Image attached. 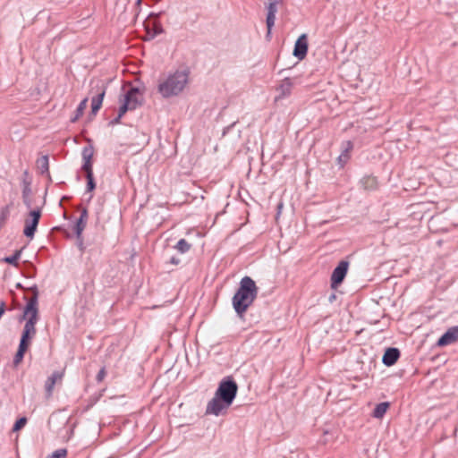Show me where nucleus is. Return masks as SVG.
I'll return each mask as SVG.
<instances>
[{
	"label": "nucleus",
	"instance_id": "obj_15",
	"mask_svg": "<svg viewBox=\"0 0 458 458\" xmlns=\"http://www.w3.org/2000/svg\"><path fill=\"white\" fill-rule=\"evenodd\" d=\"M293 83L289 78H285L277 88L279 95L277 98H283L291 94Z\"/></svg>",
	"mask_w": 458,
	"mask_h": 458
},
{
	"label": "nucleus",
	"instance_id": "obj_18",
	"mask_svg": "<svg viewBox=\"0 0 458 458\" xmlns=\"http://www.w3.org/2000/svg\"><path fill=\"white\" fill-rule=\"evenodd\" d=\"M62 377V374L58 371H55L50 377H47L45 388L47 393L50 395L53 392L54 386L58 379Z\"/></svg>",
	"mask_w": 458,
	"mask_h": 458
},
{
	"label": "nucleus",
	"instance_id": "obj_8",
	"mask_svg": "<svg viewBox=\"0 0 458 458\" xmlns=\"http://www.w3.org/2000/svg\"><path fill=\"white\" fill-rule=\"evenodd\" d=\"M308 53V37L306 34H301L294 44L293 55L299 60L306 57Z\"/></svg>",
	"mask_w": 458,
	"mask_h": 458
},
{
	"label": "nucleus",
	"instance_id": "obj_12",
	"mask_svg": "<svg viewBox=\"0 0 458 458\" xmlns=\"http://www.w3.org/2000/svg\"><path fill=\"white\" fill-rule=\"evenodd\" d=\"M400 351L395 347H389L385 351V353L382 358V362L384 365L390 367L396 363L398 359L400 358Z\"/></svg>",
	"mask_w": 458,
	"mask_h": 458
},
{
	"label": "nucleus",
	"instance_id": "obj_38",
	"mask_svg": "<svg viewBox=\"0 0 458 458\" xmlns=\"http://www.w3.org/2000/svg\"><path fill=\"white\" fill-rule=\"evenodd\" d=\"M17 287L18 288H22L21 284H17Z\"/></svg>",
	"mask_w": 458,
	"mask_h": 458
},
{
	"label": "nucleus",
	"instance_id": "obj_6",
	"mask_svg": "<svg viewBox=\"0 0 458 458\" xmlns=\"http://www.w3.org/2000/svg\"><path fill=\"white\" fill-rule=\"evenodd\" d=\"M349 267V262L341 260L331 275V288L337 289L344 280Z\"/></svg>",
	"mask_w": 458,
	"mask_h": 458
},
{
	"label": "nucleus",
	"instance_id": "obj_24",
	"mask_svg": "<svg viewBox=\"0 0 458 458\" xmlns=\"http://www.w3.org/2000/svg\"><path fill=\"white\" fill-rule=\"evenodd\" d=\"M191 247V245L185 239H181L174 248L181 253H186L190 250Z\"/></svg>",
	"mask_w": 458,
	"mask_h": 458
},
{
	"label": "nucleus",
	"instance_id": "obj_13",
	"mask_svg": "<svg viewBox=\"0 0 458 458\" xmlns=\"http://www.w3.org/2000/svg\"><path fill=\"white\" fill-rule=\"evenodd\" d=\"M277 4L278 1H274L269 3L267 9V36L270 35L271 30L273 26L275 25L276 21V13H277Z\"/></svg>",
	"mask_w": 458,
	"mask_h": 458
},
{
	"label": "nucleus",
	"instance_id": "obj_21",
	"mask_svg": "<svg viewBox=\"0 0 458 458\" xmlns=\"http://www.w3.org/2000/svg\"><path fill=\"white\" fill-rule=\"evenodd\" d=\"M88 105V98H84L81 101L79 106L76 108L74 117L71 118V122L75 123L84 113Z\"/></svg>",
	"mask_w": 458,
	"mask_h": 458
},
{
	"label": "nucleus",
	"instance_id": "obj_30",
	"mask_svg": "<svg viewBox=\"0 0 458 458\" xmlns=\"http://www.w3.org/2000/svg\"><path fill=\"white\" fill-rule=\"evenodd\" d=\"M105 376H106V370H105V368H102V369L98 371V375H97L96 378H97V380H98V382H101V381L104 379Z\"/></svg>",
	"mask_w": 458,
	"mask_h": 458
},
{
	"label": "nucleus",
	"instance_id": "obj_2",
	"mask_svg": "<svg viewBox=\"0 0 458 458\" xmlns=\"http://www.w3.org/2000/svg\"><path fill=\"white\" fill-rule=\"evenodd\" d=\"M33 296L27 301L21 319H26L19 346L29 348L30 340L36 335V324L38 320V292L36 285L30 288Z\"/></svg>",
	"mask_w": 458,
	"mask_h": 458
},
{
	"label": "nucleus",
	"instance_id": "obj_10",
	"mask_svg": "<svg viewBox=\"0 0 458 458\" xmlns=\"http://www.w3.org/2000/svg\"><path fill=\"white\" fill-rule=\"evenodd\" d=\"M28 171H24L23 173V178H22V201L24 205L30 208L32 205L31 201V181L28 178Z\"/></svg>",
	"mask_w": 458,
	"mask_h": 458
},
{
	"label": "nucleus",
	"instance_id": "obj_1",
	"mask_svg": "<svg viewBox=\"0 0 458 458\" xmlns=\"http://www.w3.org/2000/svg\"><path fill=\"white\" fill-rule=\"evenodd\" d=\"M238 386L232 377H224L218 384L214 397L208 403L206 414L223 415L233 403Z\"/></svg>",
	"mask_w": 458,
	"mask_h": 458
},
{
	"label": "nucleus",
	"instance_id": "obj_28",
	"mask_svg": "<svg viewBox=\"0 0 458 458\" xmlns=\"http://www.w3.org/2000/svg\"><path fill=\"white\" fill-rule=\"evenodd\" d=\"M67 455V450L65 448H60L53 452L47 458H65Z\"/></svg>",
	"mask_w": 458,
	"mask_h": 458
},
{
	"label": "nucleus",
	"instance_id": "obj_11",
	"mask_svg": "<svg viewBox=\"0 0 458 458\" xmlns=\"http://www.w3.org/2000/svg\"><path fill=\"white\" fill-rule=\"evenodd\" d=\"M458 340V327H450L437 341L438 346H445Z\"/></svg>",
	"mask_w": 458,
	"mask_h": 458
},
{
	"label": "nucleus",
	"instance_id": "obj_17",
	"mask_svg": "<svg viewBox=\"0 0 458 458\" xmlns=\"http://www.w3.org/2000/svg\"><path fill=\"white\" fill-rule=\"evenodd\" d=\"M37 169L41 174L49 176V159L47 156H42L37 159Z\"/></svg>",
	"mask_w": 458,
	"mask_h": 458
},
{
	"label": "nucleus",
	"instance_id": "obj_34",
	"mask_svg": "<svg viewBox=\"0 0 458 458\" xmlns=\"http://www.w3.org/2000/svg\"><path fill=\"white\" fill-rule=\"evenodd\" d=\"M181 262L180 259L176 257H172L170 259V263L174 265H178Z\"/></svg>",
	"mask_w": 458,
	"mask_h": 458
},
{
	"label": "nucleus",
	"instance_id": "obj_25",
	"mask_svg": "<svg viewBox=\"0 0 458 458\" xmlns=\"http://www.w3.org/2000/svg\"><path fill=\"white\" fill-rule=\"evenodd\" d=\"M86 224H87L86 221H84L82 219H77V221L74 225V227H73V231L76 234V238H80V235L82 234V232L86 227Z\"/></svg>",
	"mask_w": 458,
	"mask_h": 458
},
{
	"label": "nucleus",
	"instance_id": "obj_14",
	"mask_svg": "<svg viewBox=\"0 0 458 458\" xmlns=\"http://www.w3.org/2000/svg\"><path fill=\"white\" fill-rule=\"evenodd\" d=\"M353 145L351 141H344L342 144V152L340 156L338 157V162L343 166L347 163V161L350 158V152L352 149Z\"/></svg>",
	"mask_w": 458,
	"mask_h": 458
},
{
	"label": "nucleus",
	"instance_id": "obj_19",
	"mask_svg": "<svg viewBox=\"0 0 458 458\" xmlns=\"http://www.w3.org/2000/svg\"><path fill=\"white\" fill-rule=\"evenodd\" d=\"M360 183L364 190H374L377 188V181L372 175H365L361 178Z\"/></svg>",
	"mask_w": 458,
	"mask_h": 458
},
{
	"label": "nucleus",
	"instance_id": "obj_4",
	"mask_svg": "<svg viewBox=\"0 0 458 458\" xmlns=\"http://www.w3.org/2000/svg\"><path fill=\"white\" fill-rule=\"evenodd\" d=\"M188 79V71H176L158 84V92L165 98L177 96L185 88Z\"/></svg>",
	"mask_w": 458,
	"mask_h": 458
},
{
	"label": "nucleus",
	"instance_id": "obj_29",
	"mask_svg": "<svg viewBox=\"0 0 458 458\" xmlns=\"http://www.w3.org/2000/svg\"><path fill=\"white\" fill-rule=\"evenodd\" d=\"M127 111H131L130 109V104L128 102L123 101L121 106L119 107L118 115L120 117H123Z\"/></svg>",
	"mask_w": 458,
	"mask_h": 458
},
{
	"label": "nucleus",
	"instance_id": "obj_20",
	"mask_svg": "<svg viewBox=\"0 0 458 458\" xmlns=\"http://www.w3.org/2000/svg\"><path fill=\"white\" fill-rule=\"evenodd\" d=\"M388 408L389 403L387 402L377 403L373 411V417L381 419L386 414Z\"/></svg>",
	"mask_w": 458,
	"mask_h": 458
},
{
	"label": "nucleus",
	"instance_id": "obj_37",
	"mask_svg": "<svg viewBox=\"0 0 458 458\" xmlns=\"http://www.w3.org/2000/svg\"><path fill=\"white\" fill-rule=\"evenodd\" d=\"M34 276V274H27L26 276L28 277H32Z\"/></svg>",
	"mask_w": 458,
	"mask_h": 458
},
{
	"label": "nucleus",
	"instance_id": "obj_7",
	"mask_svg": "<svg viewBox=\"0 0 458 458\" xmlns=\"http://www.w3.org/2000/svg\"><path fill=\"white\" fill-rule=\"evenodd\" d=\"M123 102H128L130 104L131 110H135L137 107L142 105L143 98L138 88L131 87L123 95Z\"/></svg>",
	"mask_w": 458,
	"mask_h": 458
},
{
	"label": "nucleus",
	"instance_id": "obj_5",
	"mask_svg": "<svg viewBox=\"0 0 458 458\" xmlns=\"http://www.w3.org/2000/svg\"><path fill=\"white\" fill-rule=\"evenodd\" d=\"M40 217L41 210L39 208L30 211L29 216L24 221L23 233L26 237L30 239L34 237Z\"/></svg>",
	"mask_w": 458,
	"mask_h": 458
},
{
	"label": "nucleus",
	"instance_id": "obj_31",
	"mask_svg": "<svg viewBox=\"0 0 458 458\" xmlns=\"http://www.w3.org/2000/svg\"><path fill=\"white\" fill-rule=\"evenodd\" d=\"M78 219H82L87 222L88 220V210L86 208H83L81 212V216Z\"/></svg>",
	"mask_w": 458,
	"mask_h": 458
},
{
	"label": "nucleus",
	"instance_id": "obj_35",
	"mask_svg": "<svg viewBox=\"0 0 458 458\" xmlns=\"http://www.w3.org/2000/svg\"><path fill=\"white\" fill-rule=\"evenodd\" d=\"M140 3H141V0H136V4H135V6H134L136 11H138V9H140Z\"/></svg>",
	"mask_w": 458,
	"mask_h": 458
},
{
	"label": "nucleus",
	"instance_id": "obj_23",
	"mask_svg": "<svg viewBox=\"0 0 458 458\" xmlns=\"http://www.w3.org/2000/svg\"><path fill=\"white\" fill-rule=\"evenodd\" d=\"M22 252V249L16 250L13 255L5 257L4 261L7 264L13 265L14 267H18V260L21 258Z\"/></svg>",
	"mask_w": 458,
	"mask_h": 458
},
{
	"label": "nucleus",
	"instance_id": "obj_33",
	"mask_svg": "<svg viewBox=\"0 0 458 458\" xmlns=\"http://www.w3.org/2000/svg\"><path fill=\"white\" fill-rule=\"evenodd\" d=\"M122 117H120L119 115H117L114 119H113L109 124L110 125H115V124H118L120 123V120H121Z\"/></svg>",
	"mask_w": 458,
	"mask_h": 458
},
{
	"label": "nucleus",
	"instance_id": "obj_16",
	"mask_svg": "<svg viewBox=\"0 0 458 458\" xmlns=\"http://www.w3.org/2000/svg\"><path fill=\"white\" fill-rule=\"evenodd\" d=\"M105 89H102L97 96L91 99V114L96 115L102 106V102L105 97Z\"/></svg>",
	"mask_w": 458,
	"mask_h": 458
},
{
	"label": "nucleus",
	"instance_id": "obj_36",
	"mask_svg": "<svg viewBox=\"0 0 458 458\" xmlns=\"http://www.w3.org/2000/svg\"><path fill=\"white\" fill-rule=\"evenodd\" d=\"M335 299V294H332V295L329 297V301H333Z\"/></svg>",
	"mask_w": 458,
	"mask_h": 458
},
{
	"label": "nucleus",
	"instance_id": "obj_32",
	"mask_svg": "<svg viewBox=\"0 0 458 458\" xmlns=\"http://www.w3.org/2000/svg\"><path fill=\"white\" fill-rule=\"evenodd\" d=\"M77 246L79 247L81 251L84 250L83 239L81 235H80V238H77Z\"/></svg>",
	"mask_w": 458,
	"mask_h": 458
},
{
	"label": "nucleus",
	"instance_id": "obj_9",
	"mask_svg": "<svg viewBox=\"0 0 458 458\" xmlns=\"http://www.w3.org/2000/svg\"><path fill=\"white\" fill-rule=\"evenodd\" d=\"M94 155V147L91 144L85 146L81 151V157L83 160V164L81 165V170L86 173L89 171H93V162L92 157Z\"/></svg>",
	"mask_w": 458,
	"mask_h": 458
},
{
	"label": "nucleus",
	"instance_id": "obj_3",
	"mask_svg": "<svg viewBox=\"0 0 458 458\" xmlns=\"http://www.w3.org/2000/svg\"><path fill=\"white\" fill-rule=\"evenodd\" d=\"M258 293L259 288L251 277L246 276L241 279L239 288L232 299L233 307L238 316L242 317L257 299Z\"/></svg>",
	"mask_w": 458,
	"mask_h": 458
},
{
	"label": "nucleus",
	"instance_id": "obj_26",
	"mask_svg": "<svg viewBox=\"0 0 458 458\" xmlns=\"http://www.w3.org/2000/svg\"><path fill=\"white\" fill-rule=\"evenodd\" d=\"M27 350H28V348H25V347H21V346L18 347V351H17V352H16V354L14 356V359H13L14 366L19 365L22 361L24 354H25Z\"/></svg>",
	"mask_w": 458,
	"mask_h": 458
},
{
	"label": "nucleus",
	"instance_id": "obj_22",
	"mask_svg": "<svg viewBox=\"0 0 458 458\" xmlns=\"http://www.w3.org/2000/svg\"><path fill=\"white\" fill-rule=\"evenodd\" d=\"M85 177L87 179L86 191L92 192L96 189V182L94 179L93 171L86 172Z\"/></svg>",
	"mask_w": 458,
	"mask_h": 458
},
{
	"label": "nucleus",
	"instance_id": "obj_27",
	"mask_svg": "<svg viewBox=\"0 0 458 458\" xmlns=\"http://www.w3.org/2000/svg\"><path fill=\"white\" fill-rule=\"evenodd\" d=\"M26 423H27L26 417H21V418L18 419L13 427V431L16 432V431L21 430L26 425Z\"/></svg>",
	"mask_w": 458,
	"mask_h": 458
}]
</instances>
